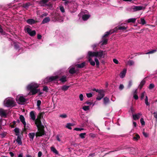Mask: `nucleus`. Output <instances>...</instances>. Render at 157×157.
<instances>
[{
    "mask_svg": "<svg viewBox=\"0 0 157 157\" xmlns=\"http://www.w3.org/2000/svg\"><path fill=\"white\" fill-rule=\"evenodd\" d=\"M59 78V76L56 75L55 76H48L42 80V84H44L56 80Z\"/></svg>",
    "mask_w": 157,
    "mask_h": 157,
    "instance_id": "obj_5",
    "label": "nucleus"
},
{
    "mask_svg": "<svg viewBox=\"0 0 157 157\" xmlns=\"http://www.w3.org/2000/svg\"><path fill=\"white\" fill-rule=\"evenodd\" d=\"M27 23L30 25H32L35 24L36 21L33 19H29L26 21Z\"/></svg>",
    "mask_w": 157,
    "mask_h": 157,
    "instance_id": "obj_17",
    "label": "nucleus"
},
{
    "mask_svg": "<svg viewBox=\"0 0 157 157\" xmlns=\"http://www.w3.org/2000/svg\"><path fill=\"white\" fill-rule=\"evenodd\" d=\"M88 56V61L90 62V64L93 66H94L95 65V63H96V65L97 67H98L99 66V62L97 57H95L94 58L95 61L93 60L91 58V57H93V56Z\"/></svg>",
    "mask_w": 157,
    "mask_h": 157,
    "instance_id": "obj_9",
    "label": "nucleus"
},
{
    "mask_svg": "<svg viewBox=\"0 0 157 157\" xmlns=\"http://www.w3.org/2000/svg\"><path fill=\"white\" fill-rule=\"evenodd\" d=\"M132 85V81H129L128 82V83L127 86V87L128 88H129Z\"/></svg>",
    "mask_w": 157,
    "mask_h": 157,
    "instance_id": "obj_47",
    "label": "nucleus"
},
{
    "mask_svg": "<svg viewBox=\"0 0 157 157\" xmlns=\"http://www.w3.org/2000/svg\"><path fill=\"white\" fill-rule=\"evenodd\" d=\"M140 138V136L138 134H136L135 136L133 137V139L135 141H137Z\"/></svg>",
    "mask_w": 157,
    "mask_h": 157,
    "instance_id": "obj_33",
    "label": "nucleus"
},
{
    "mask_svg": "<svg viewBox=\"0 0 157 157\" xmlns=\"http://www.w3.org/2000/svg\"><path fill=\"white\" fill-rule=\"evenodd\" d=\"M145 8L142 6H133L132 9L134 12L140 10L145 9Z\"/></svg>",
    "mask_w": 157,
    "mask_h": 157,
    "instance_id": "obj_14",
    "label": "nucleus"
},
{
    "mask_svg": "<svg viewBox=\"0 0 157 157\" xmlns=\"http://www.w3.org/2000/svg\"><path fill=\"white\" fill-rule=\"evenodd\" d=\"M87 11L86 10H82L79 13L78 16L80 18L82 17V20L84 21L87 20L90 17V15L87 14Z\"/></svg>",
    "mask_w": 157,
    "mask_h": 157,
    "instance_id": "obj_6",
    "label": "nucleus"
},
{
    "mask_svg": "<svg viewBox=\"0 0 157 157\" xmlns=\"http://www.w3.org/2000/svg\"><path fill=\"white\" fill-rule=\"evenodd\" d=\"M84 129L83 128H75L74 129V130L77 131H81V130H83Z\"/></svg>",
    "mask_w": 157,
    "mask_h": 157,
    "instance_id": "obj_50",
    "label": "nucleus"
},
{
    "mask_svg": "<svg viewBox=\"0 0 157 157\" xmlns=\"http://www.w3.org/2000/svg\"><path fill=\"white\" fill-rule=\"evenodd\" d=\"M79 98L80 99V100L81 101H82L83 100V95L82 94H80L79 95Z\"/></svg>",
    "mask_w": 157,
    "mask_h": 157,
    "instance_id": "obj_51",
    "label": "nucleus"
},
{
    "mask_svg": "<svg viewBox=\"0 0 157 157\" xmlns=\"http://www.w3.org/2000/svg\"><path fill=\"white\" fill-rule=\"evenodd\" d=\"M42 153L41 151H39L38 152V157H41V155H42Z\"/></svg>",
    "mask_w": 157,
    "mask_h": 157,
    "instance_id": "obj_57",
    "label": "nucleus"
},
{
    "mask_svg": "<svg viewBox=\"0 0 157 157\" xmlns=\"http://www.w3.org/2000/svg\"><path fill=\"white\" fill-rule=\"evenodd\" d=\"M127 29V27H125L124 26L121 25H119V26H118L117 27L114 28L113 30H111L110 31H111V32H113V33L114 32H117L118 30H125Z\"/></svg>",
    "mask_w": 157,
    "mask_h": 157,
    "instance_id": "obj_11",
    "label": "nucleus"
},
{
    "mask_svg": "<svg viewBox=\"0 0 157 157\" xmlns=\"http://www.w3.org/2000/svg\"><path fill=\"white\" fill-rule=\"evenodd\" d=\"M48 13H46L42 14L40 16L41 18H43L44 17H46L48 15Z\"/></svg>",
    "mask_w": 157,
    "mask_h": 157,
    "instance_id": "obj_48",
    "label": "nucleus"
},
{
    "mask_svg": "<svg viewBox=\"0 0 157 157\" xmlns=\"http://www.w3.org/2000/svg\"><path fill=\"white\" fill-rule=\"evenodd\" d=\"M50 21V19L49 17H47L45 18L42 21V24H44Z\"/></svg>",
    "mask_w": 157,
    "mask_h": 157,
    "instance_id": "obj_22",
    "label": "nucleus"
},
{
    "mask_svg": "<svg viewBox=\"0 0 157 157\" xmlns=\"http://www.w3.org/2000/svg\"><path fill=\"white\" fill-rule=\"evenodd\" d=\"M16 141L19 144L21 145L22 144L21 140V138L18 136L16 140Z\"/></svg>",
    "mask_w": 157,
    "mask_h": 157,
    "instance_id": "obj_36",
    "label": "nucleus"
},
{
    "mask_svg": "<svg viewBox=\"0 0 157 157\" xmlns=\"http://www.w3.org/2000/svg\"><path fill=\"white\" fill-rule=\"evenodd\" d=\"M86 64V62H83L81 63L77 64L75 66H76L77 67H78L79 68H82Z\"/></svg>",
    "mask_w": 157,
    "mask_h": 157,
    "instance_id": "obj_25",
    "label": "nucleus"
},
{
    "mask_svg": "<svg viewBox=\"0 0 157 157\" xmlns=\"http://www.w3.org/2000/svg\"><path fill=\"white\" fill-rule=\"evenodd\" d=\"M24 30L25 32L27 33L30 36H33L36 34V32L35 30H32L29 27V26L27 25L25 27Z\"/></svg>",
    "mask_w": 157,
    "mask_h": 157,
    "instance_id": "obj_10",
    "label": "nucleus"
},
{
    "mask_svg": "<svg viewBox=\"0 0 157 157\" xmlns=\"http://www.w3.org/2000/svg\"><path fill=\"white\" fill-rule=\"evenodd\" d=\"M36 133H35L34 132L30 133L29 134V136L31 140H33L35 136L36 135V136H37L36 135Z\"/></svg>",
    "mask_w": 157,
    "mask_h": 157,
    "instance_id": "obj_21",
    "label": "nucleus"
},
{
    "mask_svg": "<svg viewBox=\"0 0 157 157\" xmlns=\"http://www.w3.org/2000/svg\"><path fill=\"white\" fill-rule=\"evenodd\" d=\"M42 36L40 34H38L37 36V38L38 39H41Z\"/></svg>",
    "mask_w": 157,
    "mask_h": 157,
    "instance_id": "obj_64",
    "label": "nucleus"
},
{
    "mask_svg": "<svg viewBox=\"0 0 157 157\" xmlns=\"http://www.w3.org/2000/svg\"><path fill=\"white\" fill-rule=\"evenodd\" d=\"M3 104L5 106L7 107H13L15 105V102L13 98L8 97L4 100Z\"/></svg>",
    "mask_w": 157,
    "mask_h": 157,
    "instance_id": "obj_4",
    "label": "nucleus"
},
{
    "mask_svg": "<svg viewBox=\"0 0 157 157\" xmlns=\"http://www.w3.org/2000/svg\"><path fill=\"white\" fill-rule=\"evenodd\" d=\"M56 139H57V140L59 142H61V143H63V142L61 141V140L60 139V138H59V136L57 135V136H56Z\"/></svg>",
    "mask_w": 157,
    "mask_h": 157,
    "instance_id": "obj_58",
    "label": "nucleus"
},
{
    "mask_svg": "<svg viewBox=\"0 0 157 157\" xmlns=\"http://www.w3.org/2000/svg\"><path fill=\"white\" fill-rule=\"evenodd\" d=\"M133 97H134V99L136 100H137L138 98V96H137V95L136 94H135V95H134Z\"/></svg>",
    "mask_w": 157,
    "mask_h": 157,
    "instance_id": "obj_60",
    "label": "nucleus"
},
{
    "mask_svg": "<svg viewBox=\"0 0 157 157\" xmlns=\"http://www.w3.org/2000/svg\"><path fill=\"white\" fill-rule=\"evenodd\" d=\"M142 115V114L141 113L135 114H133V119L134 120H136L138 119Z\"/></svg>",
    "mask_w": 157,
    "mask_h": 157,
    "instance_id": "obj_15",
    "label": "nucleus"
},
{
    "mask_svg": "<svg viewBox=\"0 0 157 157\" xmlns=\"http://www.w3.org/2000/svg\"><path fill=\"white\" fill-rule=\"evenodd\" d=\"M48 1L49 0H41L39 2V3L41 6H44Z\"/></svg>",
    "mask_w": 157,
    "mask_h": 157,
    "instance_id": "obj_19",
    "label": "nucleus"
},
{
    "mask_svg": "<svg viewBox=\"0 0 157 157\" xmlns=\"http://www.w3.org/2000/svg\"><path fill=\"white\" fill-rule=\"evenodd\" d=\"M48 90V88L47 86H45L43 88V90L44 91L47 92Z\"/></svg>",
    "mask_w": 157,
    "mask_h": 157,
    "instance_id": "obj_52",
    "label": "nucleus"
},
{
    "mask_svg": "<svg viewBox=\"0 0 157 157\" xmlns=\"http://www.w3.org/2000/svg\"><path fill=\"white\" fill-rule=\"evenodd\" d=\"M86 96L88 98H90L92 97V94L91 93H87L86 94Z\"/></svg>",
    "mask_w": 157,
    "mask_h": 157,
    "instance_id": "obj_54",
    "label": "nucleus"
},
{
    "mask_svg": "<svg viewBox=\"0 0 157 157\" xmlns=\"http://www.w3.org/2000/svg\"><path fill=\"white\" fill-rule=\"evenodd\" d=\"M70 87L69 86H67L65 85H63L61 87V90H63V91H66L67 90L69 87Z\"/></svg>",
    "mask_w": 157,
    "mask_h": 157,
    "instance_id": "obj_27",
    "label": "nucleus"
},
{
    "mask_svg": "<svg viewBox=\"0 0 157 157\" xmlns=\"http://www.w3.org/2000/svg\"><path fill=\"white\" fill-rule=\"evenodd\" d=\"M105 51L100 50L98 52H92L89 51L88 52V56H96L95 57H98L99 59L103 58L104 57Z\"/></svg>",
    "mask_w": 157,
    "mask_h": 157,
    "instance_id": "obj_3",
    "label": "nucleus"
},
{
    "mask_svg": "<svg viewBox=\"0 0 157 157\" xmlns=\"http://www.w3.org/2000/svg\"><path fill=\"white\" fill-rule=\"evenodd\" d=\"M82 109L84 110L85 111L88 110L90 109L89 106L84 105L82 107Z\"/></svg>",
    "mask_w": 157,
    "mask_h": 157,
    "instance_id": "obj_35",
    "label": "nucleus"
},
{
    "mask_svg": "<svg viewBox=\"0 0 157 157\" xmlns=\"http://www.w3.org/2000/svg\"><path fill=\"white\" fill-rule=\"evenodd\" d=\"M59 9H60V10L63 13H64L65 12V10H64V8H63V7L62 6H60L59 7Z\"/></svg>",
    "mask_w": 157,
    "mask_h": 157,
    "instance_id": "obj_49",
    "label": "nucleus"
},
{
    "mask_svg": "<svg viewBox=\"0 0 157 157\" xmlns=\"http://www.w3.org/2000/svg\"><path fill=\"white\" fill-rule=\"evenodd\" d=\"M113 62L116 64H118V61L116 59H114L113 60Z\"/></svg>",
    "mask_w": 157,
    "mask_h": 157,
    "instance_id": "obj_59",
    "label": "nucleus"
},
{
    "mask_svg": "<svg viewBox=\"0 0 157 157\" xmlns=\"http://www.w3.org/2000/svg\"><path fill=\"white\" fill-rule=\"evenodd\" d=\"M30 116L32 120L35 121V124L38 130L36 133V136H41L44 135V127L42 124L40 120V117L36 119L35 113L33 111H32L30 112Z\"/></svg>",
    "mask_w": 157,
    "mask_h": 157,
    "instance_id": "obj_1",
    "label": "nucleus"
},
{
    "mask_svg": "<svg viewBox=\"0 0 157 157\" xmlns=\"http://www.w3.org/2000/svg\"><path fill=\"white\" fill-rule=\"evenodd\" d=\"M145 83V81L143 80H142L141 82L140 85H139V87L140 88V89H141L142 88L143 86L144 85Z\"/></svg>",
    "mask_w": 157,
    "mask_h": 157,
    "instance_id": "obj_31",
    "label": "nucleus"
},
{
    "mask_svg": "<svg viewBox=\"0 0 157 157\" xmlns=\"http://www.w3.org/2000/svg\"><path fill=\"white\" fill-rule=\"evenodd\" d=\"M136 20V19L135 18H131L128 19L127 22L128 23H134Z\"/></svg>",
    "mask_w": 157,
    "mask_h": 157,
    "instance_id": "obj_30",
    "label": "nucleus"
},
{
    "mask_svg": "<svg viewBox=\"0 0 157 157\" xmlns=\"http://www.w3.org/2000/svg\"><path fill=\"white\" fill-rule=\"evenodd\" d=\"M104 93H100L98 97L96 99L98 100H100L104 97Z\"/></svg>",
    "mask_w": 157,
    "mask_h": 157,
    "instance_id": "obj_26",
    "label": "nucleus"
},
{
    "mask_svg": "<svg viewBox=\"0 0 157 157\" xmlns=\"http://www.w3.org/2000/svg\"><path fill=\"white\" fill-rule=\"evenodd\" d=\"M86 135V133H81L79 134V136L81 138L83 139L85 138V136Z\"/></svg>",
    "mask_w": 157,
    "mask_h": 157,
    "instance_id": "obj_44",
    "label": "nucleus"
},
{
    "mask_svg": "<svg viewBox=\"0 0 157 157\" xmlns=\"http://www.w3.org/2000/svg\"><path fill=\"white\" fill-rule=\"evenodd\" d=\"M16 100L17 102L19 104H23L27 100L22 94H19L17 96Z\"/></svg>",
    "mask_w": 157,
    "mask_h": 157,
    "instance_id": "obj_8",
    "label": "nucleus"
},
{
    "mask_svg": "<svg viewBox=\"0 0 157 157\" xmlns=\"http://www.w3.org/2000/svg\"><path fill=\"white\" fill-rule=\"evenodd\" d=\"M9 154L10 155V156H11V157H13L14 156V154L12 152H10Z\"/></svg>",
    "mask_w": 157,
    "mask_h": 157,
    "instance_id": "obj_62",
    "label": "nucleus"
},
{
    "mask_svg": "<svg viewBox=\"0 0 157 157\" xmlns=\"http://www.w3.org/2000/svg\"><path fill=\"white\" fill-rule=\"evenodd\" d=\"M69 72L71 74L77 73L78 71V69L73 66H71L68 68Z\"/></svg>",
    "mask_w": 157,
    "mask_h": 157,
    "instance_id": "obj_12",
    "label": "nucleus"
},
{
    "mask_svg": "<svg viewBox=\"0 0 157 157\" xmlns=\"http://www.w3.org/2000/svg\"><path fill=\"white\" fill-rule=\"evenodd\" d=\"M0 33L2 35H5L6 34V33L4 31L1 25H0Z\"/></svg>",
    "mask_w": 157,
    "mask_h": 157,
    "instance_id": "obj_32",
    "label": "nucleus"
},
{
    "mask_svg": "<svg viewBox=\"0 0 157 157\" xmlns=\"http://www.w3.org/2000/svg\"><path fill=\"white\" fill-rule=\"evenodd\" d=\"M140 122L142 126L144 125L145 124V122L143 118H142L140 119Z\"/></svg>",
    "mask_w": 157,
    "mask_h": 157,
    "instance_id": "obj_46",
    "label": "nucleus"
},
{
    "mask_svg": "<svg viewBox=\"0 0 157 157\" xmlns=\"http://www.w3.org/2000/svg\"><path fill=\"white\" fill-rule=\"evenodd\" d=\"M39 86V84L33 82L27 85L26 89L27 90L30 91L29 94H30L34 95L39 92L40 89H37Z\"/></svg>",
    "mask_w": 157,
    "mask_h": 157,
    "instance_id": "obj_2",
    "label": "nucleus"
},
{
    "mask_svg": "<svg viewBox=\"0 0 157 157\" xmlns=\"http://www.w3.org/2000/svg\"><path fill=\"white\" fill-rule=\"evenodd\" d=\"M124 87V86L122 84H121L119 87V88L120 89L122 90L123 89Z\"/></svg>",
    "mask_w": 157,
    "mask_h": 157,
    "instance_id": "obj_61",
    "label": "nucleus"
},
{
    "mask_svg": "<svg viewBox=\"0 0 157 157\" xmlns=\"http://www.w3.org/2000/svg\"><path fill=\"white\" fill-rule=\"evenodd\" d=\"M128 64L129 66H132L134 64V62L132 60H130L128 62Z\"/></svg>",
    "mask_w": 157,
    "mask_h": 157,
    "instance_id": "obj_37",
    "label": "nucleus"
},
{
    "mask_svg": "<svg viewBox=\"0 0 157 157\" xmlns=\"http://www.w3.org/2000/svg\"><path fill=\"white\" fill-rule=\"evenodd\" d=\"M7 110L0 108V116L1 117H6L7 115Z\"/></svg>",
    "mask_w": 157,
    "mask_h": 157,
    "instance_id": "obj_13",
    "label": "nucleus"
},
{
    "mask_svg": "<svg viewBox=\"0 0 157 157\" xmlns=\"http://www.w3.org/2000/svg\"><path fill=\"white\" fill-rule=\"evenodd\" d=\"M72 126V124L70 123H67L66 125V127L67 128L69 129H71L72 128L71 126Z\"/></svg>",
    "mask_w": 157,
    "mask_h": 157,
    "instance_id": "obj_38",
    "label": "nucleus"
},
{
    "mask_svg": "<svg viewBox=\"0 0 157 157\" xmlns=\"http://www.w3.org/2000/svg\"><path fill=\"white\" fill-rule=\"evenodd\" d=\"M2 120L3 121H2V124H1V125L4 126L6 124V121L5 120L2 119Z\"/></svg>",
    "mask_w": 157,
    "mask_h": 157,
    "instance_id": "obj_55",
    "label": "nucleus"
},
{
    "mask_svg": "<svg viewBox=\"0 0 157 157\" xmlns=\"http://www.w3.org/2000/svg\"><path fill=\"white\" fill-rule=\"evenodd\" d=\"M155 87V85L153 83H151L150 84L148 88L150 90H151L153 88Z\"/></svg>",
    "mask_w": 157,
    "mask_h": 157,
    "instance_id": "obj_45",
    "label": "nucleus"
},
{
    "mask_svg": "<svg viewBox=\"0 0 157 157\" xmlns=\"http://www.w3.org/2000/svg\"><path fill=\"white\" fill-rule=\"evenodd\" d=\"M145 92L144 91L143 93H142L141 94V99H143L144 98V94H145Z\"/></svg>",
    "mask_w": 157,
    "mask_h": 157,
    "instance_id": "obj_56",
    "label": "nucleus"
},
{
    "mask_svg": "<svg viewBox=\"0 0 157 157\" xmlns=\"http://www.w3.org/2000/svg\"><path fill=\"white\" fill-rule=\"evenodd\" d=\"M19 118L21 122L24 125V127H25L26 125V123L25 122V119L24 117L22 115L20 116Z\"/></svg>",
    "mask_w": 157,
    "mask_h": 157,
    "instance_id": "obj_18",
    "label": "nucleus"
},
{
    "mask_svg": "<svg viewBox=\"0 0 157 157\" xmlns=\"http://www.w3.org/2000/svg\"><path fill=\"white\" fill-rule=\"evenodd\" d=\"M85 104H87V105H92L93 106H94L95 105V104L94 103H93L92 102H90L89 101H86V102L85 103Z\"/></svg>",
    "mask_w": 157,
    "mask_h": 157,
    "instance_id": "obj_43",
    "label": "nucleus"
},
{
    "mask_svg": "<svg viewBox=\"0 0 157 157\" xmlns=\"http://www.w3.org/2000/svg\"><path fill=\"white\" fill-rule=\"evenodd\" d=\"M140 20H141V23H140L143 25H144L146 24V21L144 19V18H140Z\"/></svg>",
    "mask_w": 157,
    "mask_h": 157,
    "instance_id": "obj_42",
    "label": "nucleus"
},
{
    "mask_svg": "<svg viewBox=\"0 0 157 157\" xmlns=\"http://www.w3.org/2000/svg\"><path fill=\"white\" fill-rule=\"evenodd\" d=\"M14 48L17 50H19L21 46V44L18 42H14Z\"/></svg>",
    "mask_w": 157,
    "mask_h": 157,
    "instance_id": "obj_23",
    "label": "nucleus"
},
{
    "mask_svg": "<svg viewBox=\"0 0 157 157\" xmlns=\"http://www.w3.org/2000/svg\"><path fill=\"white\" fill-rule=\"evenodd\" d=\"M14 131L16 133V135H18L19 132V129L17 128H15L14 129Z\"/></svg>",
    "mask_w": 157,
    "mask_h": 157,
    "instance_id": "obj_40",
    "label": "nucleus"
},
{
    "mask_svg": "<svg viewBox=\"0 0 157 157\" xmlns=\"http://www.w3.org/2000/svg\"><path fill=\"white\" fill-rule=\"evenodd\" d=\"M6 132H2L0 134V138H3L6 136Z\"/></svg>",
    "mask_w": 157,
    "mask_h": 157,
    "instance_id": "obj_34",
    "label": "nucleus"
},
{
    "mask_svg": "<svg viewBox=\"0 0 157 157\" xmlns=\"http://www.w3.org/2000/svg\"><path fill=\"white\" fill-rule=\"evenodd\" d=\"M59 117L63 118H65L67 117V115L65 113H63L59 115Z\"/></svg>",
    "mask_w": 157,
    "mask_h": 157,
    "instance_id": "obj_41",
    "label": "nucleus"
},
{
    "mask_svg": "<svg viewBox=\"0 0 157 157\" xmlns=\"http://www.w3.org/2000/svg\"><path fill=\"white\" fill-rule=\"evenodd\" d=\"M51 151L56 154L58 155V152L56 149L54 147H51Z\"/></svg>",
    "mask_w": 157,
    "mask_h": 157,
    "instance_id": "obj_29",
    "label": "nucleus"
},
{
    "mask_svg": "<svg viewBox=\"0 0 157 157\" xmlns=\"http://www.w3.org/2000/svg\"><path fill=\"white\" fill-rule=\"evenodd\" d=\"M157 50L156 49L153 50H152L149 51V52L146 53L145 54H153L156 52Z\"/></svg>",
    "mask_w": 157,
    "mask_h": 157,
    "instance_id": "obj_39",
    "label": "nucleus"
},
{
    "mask_svg": "<svg viewBox=\"0 0 157 157\" xmlns=\"http://www.w3.org/2000/svg\"><path fill=\"white\" fill-rule=\"evenodd\" d=\"M41 104V101L40 100H38L37 101V105L38 108H39V106Z\"/></svg>",
    "mask_w": 157,
    "mask_h": 157,
    "instance_id": "obj_53",
    "label": "nucleus"
},
{
    "mask_svg": "<svg viewBox=\"0 0 157 157\" xmlns=\"http://www.w3.org/2000/svg\"><path fill=\"white\" fill-rule=\"evenodd\" d=\"M112 33H113V32H111V31L107 32L105 33L102 36L101 41L100 43L101 44L100 45L101 46L105 45L107 44L108 40L106 37L107 36L109 35Z\"/></svg>",
    "mask_w": 157,
    "mask_h": 157,
    "instance_id": "obj_7",
    "label": "nucleus"
},
{
    "mask_svg": "<svg viewBox=\"0 0 157 157\" xmlns=\"http://www.w3.org/2000/svg\"><path fill=\"white\" fill-rule=\"evenodd\" d=\"M153 114L155 117L157 119V112H154Z\"/></svg>",
    "mask_w": 157,
    "mask_h": 157,
    "instance_id": "obj_63",
    "label": "nucleus"
},
{
    "mask_svg": "<svg viewBox=\"0 0 157 157\" xmlns=\"http://www.w3.org/2000/svg\"><path fill=\"white\" fill-rule=\"evenodd\" d=\"M127 70L126 69H124L120 73L119 76L121 78H124L126 75Z\"/></svg>",
    "mask_w": 157,
    "mask_h": 157,
    "instance_id": "obj_16",
    "label": "nucleus"
},
{
    "mask_svg": "<svg viewBox=\"0 0 157 157\" xmlns=\"http://www.w3.org/2000/svg\"><path fill=\"white\" fill-rule=\"evenodd\" d=\"M67 77L65 75H63L61 77L59 80L62 82L64 83L67 81Z\"/></svg>",
    "mask_w": 157,
    "mask_h": 157,
    "instance_id": "obj_20",
    "label": "nucleus"
},
{
    "mask_svg": "<svg viewBox=\"0 0 157 157\" xmlns=\"http://www.w3.org/2000/svg\"><path fill=\"white\" fill-rule=\"evenodd\" d=\"M103 104L105 105H106L108 104L109 102V98L107 97H105L103 99Z\"/></svg>",
    "mask_w": 157,
    "mask_h": 157,
    "instance_id": "obj_24",
    "label": "nucleus"
},
{
    "mask_svg": "<svg viewBox=\"0 0 157 157\" xmlns=\"http://www.w3.org/2000/svg\"><path fill=\"white\" fill-rule=\"evenodd\" d=\"M32 5L31 3L28 2L25 3H24L23 4V7L25 8H27L29 6Z\"/></svg>",
    "mask_w": 157,
    "mask_h": 157,
    "instance_id": "obj_28",
    "label": "nucleus"
}]
</instances>
